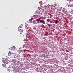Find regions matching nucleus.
<instances>
[{
    "instance_id": "4468645a",
    "label": "nucleus",
    "mask_w": 73,
    "mask_h": 73,
    "mask_svg": "<svg viewBox=\"0 0 73 73\" xmlns=\"http://www.w3.org/2000/svg\"><path fill=\"white\" fill-rule=\"evenodd\" d=\"M50 18H52V17L51 16H50Z\"/></svg>"
},
{
    "instance_id": "6e6552de",
    "label": "nucleus",
    "mask_w": 73,
    "mask_h": 73,
    "mask_svg": "<svg viewBox=\"0 0 73 73\" xmlns=\"http://www.w3.org/2000/svg\"><path fill=\"white\" fill-rule=\"evenodd\" d=\"M47 25H48V27H51V25L50 24L48 23L47 24Z\"/></svg>"
},
{
    "instance_id": "423d86ee",
    "label": "nucleus",
    "mask_w": 73,
    "mask_h": 73,
    "mask_svg": "<svg viewBox=\"0 0 73 73\" xmlns=\"http://www.w3.org/2000/svg\"><path fill=\"white\" fill-rule=\"evenodd\" d=\"M47 22H51V21L50 19H47Z\"/></svg>"
},
{
    "instance_id": "dca6fc26",
    "label": "nucleus",
    "mask_w": 73,
    "mask_h": 73,
    "mask_svg": "<svg viewBox=\"0 0 73 73\" xmlns=\"http://www.w3.org/2000/svg\"><path fill=\"white\" fill-rule=\"evenodd\" d=\"M36 16H38V15H36Z\"/></svg>"
},
{
    "instance_id": "39448f33",
    "label": "nucleus",
    "mask_w": 73,
    "mask_h": 73,
    "mask_svg": "<svg viewBox=\"0 0 73 73\" xmlns=\"http://www.w3.org/2000/svg\"><path fill=\"white\" fill-rule=\"evenodd\" d=\"M11 54H12V53H11V52L9 51V53H8V56H10L11 55Z\"/></svg>"
},
{
    "instance_id": "ddd939ff",
    "label": "nucleus",
    "mask_w": 73,
    "mask_h": 73,
    "mask_svg": "<svg viewBox=\"0 0 73 73\" xmlns=\"http://www.w3.org/2000/svg\"><path fill=\"white\" fill-rule=\"evenodd\" d=\"M37 23L38 24H39V23H40V22L38 21H37Z\"/></svg>"
},
{
    "instance_id": "9d476101",
    "label": "nucleus",
    "mask_w": 73,
    "mask_h": 73,
    "mask_svg": "<svg viewBox=\"0 0 73 73\" xmlns=\"http://www.w3.org/2000/svg\"><path fill=\"white\" fill-rule=\"evenodd\" d=\"M29 21H30V23H31L32 21V19H29Z\"/></svg>"
},
{
    "instance_id": "f257e3e1",
    "label": "nucleus",
    "mask_w": 73,
    "mask_h": 73,
    "mask_svg": "<svg viewBox=\"0 0 73 73\" xmlns=\"http://www.w3.org/2000/svg\"><path fill=\"white\" fill-rule=\"evenodd\" d=\"M18 31L19 32H23V29L21 27V26L19 27H18Z\"/></svg>"
},
{
    "instance_id": "9b49d317",
    "label": "nucleus",
    "mask_w": 73,
    "mask_h": 73,
    "mask_svg": "<svg viewBox=\"0 0 73 73\" xmlns=\"http://www.w3.org/2000/svg\"><path fill=\"white\" fill-rule=\"evenodd\" d=\"M40 20H41L39 19H37V21H40Z\"/></svg>"
},
{
    "instance_id": "1a4fd4ad",
    "label": "nucleus",
    "mask_w": 73,
    "mask_h": 73,
    "mask_svg": "<svg viewBox=\"0 0 73 73\" xmlns=\"http://www.w3.org/2000/svg\"><path fill=\"white\" fill-rule=\"evenodd\" d=\"M58 22H59V21H58L56 20L55 23V24H57V23H58Z\"/></svg>"
},
{
    "instance_id": "f03ea898",
    "label": "nucleus",
    "mask_w": 73,
    "mask_h": 73,
    "mask_svg": "<svg viewBox=\"0 0 73 73\" xmlns=\"http://www.w3.org/2000/svg\"><path fill=\"white\" fill-rule=\"evenodd\" d=\"M40 23H42V24H45V21H44V20H40Z\"/></svg>"
},
{
    "instance_id": "7ed1b4c3",
    "label": "nucleus",
    "mask_w": 73,
    "mask_h": 73,
    "mask_svg": "<svg viewBox=\"0 0 73 73\" xmlns=\"http://www.w3.org/2000/svg\"><path fill=\"white\" fill-rule=\"evenodd\" d=\"M15 46L12 47L11 48V50H15Z\"/></svg>"
},
{
    "instance_id": "f8f14e48",
    "label": "nucleus",
    "mask_w": 73,
    "mask_h": 73,
    "mask_svg": "<svg viewBox=\"0 0 73 73\" xmlns=\"http://www.w3.org/2000/svg\"><path fill=\"white\" fill-rule=\"evenodd\" d=\"M2 66L4 67H5V65H4V64H2Z\"/></svg>"
},
{
    "instance_id": "2eb2a0df",
    "label": "nucleus",
    "mask_w": 73,
    "mask_h": 73,
    "mask_svg": "<svg viewBox=\"0 0 73 73\" xmlns=\"http://www.w3.org/2000/svg\"><path fill=\"white\" fill-rule=\"evenodd\" d=\"M8 62H7V64H8Z\"/></svg>"
},
{
    "instance_id": "0eeeda50",
    "label": "nucleus",
    "mask_w": 73,
    "mask_h": 73,
    "mask_svg": "<svg viewBox=\"0 0 73 73\" xmlns=\"http://www.w3.org/2000/svg\"><path fill=\"white\" fill-rule=\"evenodd\" d=\"M18 52L19 53H23V52H22V51H21V50H19Z\"/></svg>"
},
{
    "instance_id": "20e7f679",
    "label": "nucleus",
    "mask_w": 73,
    "mask_h": 73,
    "mask_svg": "<svg viewBox=\"0 0 73 73\" xmlns=\"http://www.w3.org/2000/svg\"><path fill=\"white\" fill-rule=\"evenodd\" d=\"M35 13H37V14L39 15L40 14V11L38 10H37L35 12Z\"/></svg>"
}]
</instances>
